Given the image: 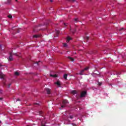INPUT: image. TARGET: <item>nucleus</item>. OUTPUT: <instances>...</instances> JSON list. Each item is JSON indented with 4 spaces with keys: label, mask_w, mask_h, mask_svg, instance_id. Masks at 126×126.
<instances>
[{
    "label": "nucleus",
    "mask_w": 126,
    "mask_h": 126,
    "mask_svg": "<svg viewBox=\"0 0 126 126\" xmlns=\"http://www.w3.org/2000/svg\"><path fill=\"white\" fill-rule=\"evenodd\" d=\"M43 114H44V112H43V111H39V115L40 116H41V117H44Z\"/></svg>",
    "instance_id": "4468645a"
},
{
    "label": "nucleus",
    "mask_w": 126,
    "mask_h": 126,
    "mask_svg": "<svg viewBox=\"0 0 126 126\" xmlns=\"http://www.w3.org/2000/svg\"><path fill=\"white\" fill-rule=\"evenodd\" d=\"M89 69V67L87 66V67H85V68H84L83 69H82V70H81L80 73H77V74H79L80 75H83V72L85 70H88Z\"/></svg>",
    "instance_id": "f03ea898"
},
{
    "label": "nucleus",
    "mask_w": 126,
    "mask_h": 126,
    "mask_svg": "<svg viewBox=\"0 0 126 126\" xmlns=\"http://www.w3.org/2000/svg\"><path fill=\"white\" fill-rule=\"evenodd\" d=\"M69 118H70L71 119H73V116H70L69 117Z\"/></svg>",
    "instance_id": "cd10ccee"
},
{
    "label": "nucleus",
    "mask_w": 126,
    "mask_h": 126,
    "mask_svg": "<svg viewBox=\"0 0 126 126\" xmlns=\"http://www.w3.org/2000/svg\"><path fill=\"white\" fill-rule=\"evenodd\" d=\"M0 67H1V65H0Z\"/></svg>",
    "instance_id": "58836bf2"
},
{
    "label": "nucleus",
    "mask_w": 126,
    "mask_h": 126,
    "mask_svg": "<svg viewBox=\"0 0 126 126\" xmlns=\"http://www.w3.org/2000/svg\"><path fill=\"white\" fill-rule=\"evenodd\" d=\"M74 21L76 23V22H78V19L77 18H75L74 19Z\"/></svg>",
    "instance_id": "6ab92c4d"
},
{
    "label": "nucleus",
    "mask_w": 126,
    "mask_h": 126,
    "mask_svg": "<svg viewBox=\"0 0 126 126\" xmlns=\"http://www.w3.org/2000/svg\"><path fill=\"white\" fill-rule=\"evenodd\" d=\"M70 40H71V38L69 36L67 37V40H66V43H68V42H69V41H70Z\"/></svg>",
    "instance_id": "f8f14e48"
},
{
    "label": "nucleus",
    "mask_w": 126,
    "mask_h": 126,
    "mask_svg": "<svg viewBox=\"0 0 126 126\" xmlns=\"http://www.w3.org/2000/svg\"><path fill=\"white\" fill-rule=\"evenodd\" d=\"M13 59H12V53H10V56L9 57V61H13Z\"/></svg>",
    "instance_id": "423d86ee"
},
{
    "label": "nucleus",
    "mask_w": 126,
    "mask_h": 126,
    "mask_svg": "<svg viewBox=\"0 0 126 126\" xmlns=\"http://www.w3.org/2000/svg\"><path fill=\"white\" fill-rule=\"evenodd\" d=\"M86 94H87V92L86 91L82 92L80 94L81 98L85 97L86 96Z\"/></svg>",
    "instance_id": "20e7f679"
},
{
    "label": "nucleus",
    "mask_w": 126,
    "mask_h": 126,
    "mask_svg": "<svg viewBox=\"0 0 126 126\" xmlns=\"http://www.w3.org/2000/svg\"><path fill=\"white\" fill-rule=\"evenodd\" d=\"M73 126H76V125H73Z\"/></svg>",
    "instance_id": "4c0bfd02"
},
{
    "label": "nucleus",
    "mask_w": 126,
    "mask_h": 126,
    "mask_svg": "<svg viewBox=\"0 0 126 126\" xmlns=\"http://www.w3.org/2000/svg\"><path fill=\"white\" fill-rule=\"evenodd\" d=\"M7 17H8V18H12V16L11 15H9L7 16Z\"/></svg>",
    "instance_id": "5701e85b"
},
{
    "label": "nucleus",
    "mask_w": 126,
    "mask_h": 126,
    "mask_svg": "<svg viewBox=\"0 0 126 126\" xmlns=\"http://www.w3.org/2000/svg\"><path fill=\"white\" fill-rule=\"evenodd\" d=\"M0 50H1V45H0Z\"/></svg>",
    "instance_id": "72a5a7b5"
},
{
    "label": "nucleus",
    "mask_w": 126,
    "mask_h": 126,
    "mask_svg": "<svg viewBox=\"0 0 126 126\" xmlns=\"http://www.w3.org/2000/svg\"><path fill=\"white\" fill-rule=\"evenodd\" d=\"M55 84H57L58 86H61L62 85V82L60 81H57V82L55 83Z\"/></svg>",
    "instance_id": "0eeeda50"
},
{
    "label": "nucleus",
    "mask_w": 126,
    "mask_h": 126,
    "mask_svg": "<svg viewBox=\"0 0 126 126\" xmlns=\"http://www.w3.org/2000/svg\"><path fill=\"white\" fill-rule=\"evenodd\" d=\"M11 85V83H9L8 86H7V88H9V87H10V86Z\"/></svg>",
    "instance_id": "393cba45"
},
{
    "label": "nucleus",
    "mask_w": 126,
    "mask_h": 126,
    "mask_svg": "<svg viewBox=\"0 0 126 126\" xmlns=\"http://www.w3.org/2000/svg\"><path fill=\"white\" fill-rule=\"evenodd\" d=\"M67 24H65V23H64V25H65V26H66L67 25Z\"/></svg>",
    "instance_id": "473e14b6"
},
{
    "label": "nucleus",
    "mask_w": 126,
    "mask_h": 126,
    "mask_svg": "<svg viewBox=\"0 0 126 126\" xmlns=\"http://www.w3.org/2000/svg\"><path fill=\"white\" fill-rule=\"evenodd\" d=\"M71 94H72L73 95H75V94H77V91L76 90H73L71 91Z\"/></svg>",
    "instance_id": "6e6552de"
},
{
    "label": "nucleus",
    "mask_w": 126,
    "mask_h": 126,
    "mask_svg": "<svg viewBox=\"0 0 126 126\" xmlns=\"http://www.w3.org/2000/svg\"><path fill=\"white\" fill-rule=\"evenodd\" d=\"M70 31L72 33V34H74V33H75V31H76V29H74L73 30H70Z\"/></svg>",
    "instance_id": "2eb2a0df"
},
{
    "label": "nucleus",
    "mask_w": 126,
    "mask_h": 126,
    "mask_svg": "<svg viewBox=\"0 0 126 126\" xmlns=\"http://www.w3.org/2000/svg\"><path fill=\"white\" fill-rule=\"evenodd\" d=\"M3 77H4V75L2 73H0V78L3 79Z\"/></svg>",
    "instance_id": "9b49d317"
},
{
    "label": "nucleus",
    "mask_w": 126,
    "mask_h": 126,
    "mask_svg": "<svg viewBox=\"0 0 126 126\" xmlns=\"http://www.w3.org/2000/svg\"><path fill=\"white\" fill-rule=\"evenodd\" d=\"M63 78L64 79H65V80H66V79H67V74H64L63 75Z\"/></svg>",
    "instance_id": "ddd939ff"
},
{
    "label": "nucleus",
    "mask_w": 126,
    "mask_h": 126,
    "mask_svg": "<svg viewBox=\"0 0 126 126\" xmlns=\"http://www.w3.org/2000/svg\"><path fill=\"white\" fill-rule=\"evenodd\" d=\"M44 25L45 26V28H44V29H42V30H46V29H47V27H48V25H49V24L44 23Z\"/></svg>",
    "instance_id": "1a4fd4ad"
},
{
    "label": "nucleus",
    "mask_w": 126,
    "mask_h": 126,
    "mask_svg": "<svg viewBox=\"0 0 126 126\" xmlns=\"http://www.w3.org/2000/svg\"><path fill=\"white\" fill-rule=\"evenodd\" d=\"M14 74H15V75L18 76V75H19V73H18V72H15Z\"/></svg>",
    "instance_id": "412c9836"
},
{
    "label": "nucleus",
    "mask_w": 126,
    "mask_h": 126,
    "mask_svg": "<svg viewBox=\"0 0 126 126\" xmlns=\"http://www.w3.org/2000/svg\"><path fill=\"white\" fill-rule=\"evenodd\" d=\"M16 1H17V0H15Z\"/></svg>",
    "instance_id": "37998d69"
},
{
    "label": "nucleus",
    "mask_w": 126,
    "mask_h": 126,
    "mask_svg": "<svg viewBox=\"0 0 126 126\" xmlns=\"http://www.w3.org/2000/svg\"><path fill=\"white\" fill-rule=\"evenodd\" d=\"M34 105H39V103H36L34 104Z\"/></svg>",
    "instance_id": "2f4dec72"
},
{
    "label": "nucleus",
    "mask_w": 126,
    "mask_h": 126,
    "mask_svg": "<svg viewBox=\"0 0 126 126\" xmlns=\"http://www.w3.org/2000/svg\"><path fill=\"white\" fill-rule=\"evenodd\" d=\"M60 34V31H55V34L54 37H58L59 36V34Z\"/></svg>",
    "instance_id": "39448f33"
},
{
    "label": "nucleus",
    "mask_w": 126,
    "mask_h": 126,
    "mask_svg": "<svg viewBox=\"0 0 126 126\" xmlns=\"http://www.w3.org/2000/svg\"><path fill=\"white\" fill-rule=\"evenodd\" d=\"M85 40H87V41H88V40H89V37H88V36H86V37H85Z\"/></svg>",
    "instance_id": "aec40b11"
},
{
    "label": "nucleus",
    "mask_w": 126,
    "mask_h": 126,
    "mask_svg": "<svg viewBox=\"0 0 126 126\" xmlns=\"http://www.w3.org/2000/svg\"><path fill=\"white\" fill-rule=\"evenodd\" d=\"M50 76H51L52 77H58V75H57V74H55V75L50 74Z\"/></svg>",
    "instance_id": "a211bd4d"
},
{
    "label": "nucleus",
    "mask_w": 126,
    "mask_h": 126,
    "mask_svg": "<svg viewBox=\"0 0 126 126\" xmlns=\"http://www.w3.org/2000/svg\"><path fill=\"white\" fill-rule=\"evenodd\" d=\"M0 123H1V121H0Z\"/></svg>",
    "instance_id": "c03bdc74"
},
{
    "label": "nucleus",
    "mask_w": 126,
    "mask_h": 126,
    "mask_svg": "<svg viewBox=\"0 0 126 126\" xmlns=\"http://www.w3.org/2000/svg\"><path fill=\"white\" fill-rule=\"evenodd\" d=\"M0 100H2V97H0Z\"/></svg>",
    "instance_id": "e433bc0d"
},
{
    "label": "nucleus",
    "mask_w": 126,
    "mask_h": 126,
    "mask_svg": "<svg viewBox=\"0 0 126 126\" xmlns=\"http://www.w3.org/2000/svg\"><path fill=\"white\" fill-rule=\"evenodd\" d=\"M15 55H16V56H17V55H16V54H15Z\"/></svg>",
    "instance_id": "a18cd8bd"
},
{
    "label": "nucleus",
    "mask_w": 126,
    "mask_h": 126,
    "mask_svg": "<svg viewBox=\"0 0 126 126\" xmlns=\"http://www.w3.org/2000/svg\"><path fill=\"white\" fill-rule=\"evenodd\" d=\"M10 0H8V2H10Z\"/></svg>",
    "instance_id": "f704fd0d"
},
{
    "label": "nucleus",
    "mask_w": 126,
    "mask_h": 126,
    "mask_svg": "<svg viewBox=\"0 0 126 126\" xmlns=\"http://www.w3.org/2000/svg\"><path fill=\"white\" fill-rule=\"evenodd\" d=\"M117 75H121V72H116Z\"/></svg>",
    "instance_id": "4be33fe9"
},
{
    "label": "nucleus",
    "mask_w": 126,
    "mask_h": 126,
    "mask_svg": "<svg viewBox=\"0 0 126 126\" xmlns=\"http://www.w3.org/2000/svg\"><path fill=\"white\" fill-rule=\"evenodd\" d=\"M13 28H15V27H13V28H12V29H13Z\"/></svg>",
    "instance_id": "a19ab883"
},
{
    "label": "nucleus",
    "mask_w": 126,
    "mask_h": 126,
    "mask_svg": "<svg viewBox=\"0 0 126 126\" xmlns=\"http://www.w3.org/2000/svg\"><path fill=\"white\" fill-rule=\"evenodd\" d=\"M42 26H43V25L42 24L35 26V28L33 29L34 32H38V31H39L38 28H39V27H42Z\"/></svg>",
    "instance_id": "7ed1b4c3"
},
{
    "label": "nucleus",
    "mask_w": 126,
    "mask_h": 126,
    "mask_svg": "<svg viewBox=\"0 0 126 126\" xmlns=\"http://www.w3.org/2000/svg\"><path fill=\"white\" fill-rule=\"evenodd\" d=\"M62 104H63L62 105L61 107L60 108V110H62V109L64 108L65 106H66V105L68 104V100L66 99L63 100L62 102Z\"/></svg>",
    "instance_id": "f257e3e1"
},
{
    "label": "nucleus",
    "mask_w": 126,
    "mask_h": 126,
    "mask_svg": "<svg viewBox=\"0 0 126 126\" xmlns=\"http://www.w3.org/2000/svg\"><path fill=\"white\" fill-rule=\"evenodd\" d=\"M51 2H53V0H50Z\"/></svg>",
    "instance_id": "c9c22d12"
},
{
    "label": "nucleus",
    "mask_w": 126,
    "mask_h": 126,
    "mask_svg": "<svg viewBox=\"0 0 126 126\" xmlns=\"http://www.w3.org/2000/svg\"><path fill=\"white\" fill-rule=\"evenodd\" d=\"M0 93L1 94V93H2V90H0Z\"/></svg>",
    "instance_id": "c756f323"
},
{
    "label": "nucleus",
    "mask_w": 126,
    "mask_h": 126,
    "mask_svg": "<svg viewBox=\"0 0 126 126\" xmlns=\"http://www.w3.org/2000/svg\"><path fill=\"white\" fill-rule=\"evenodd\" d=\"M99 85H101V84H98Z\"/></svg>",
    "instance_id": "79ce46f5"
},
{
    "label": "nucleus",
    "mask_w": 126,
    "mask_h": 126,
    "mask_svg": "<svg viewBox=\"0 0 126 126\" xmlns=\"http://www.w3.org/2000/svg\"><path fill=\"white\" fill-rule=\"evenodd\" d=\"M17 101H20V99L17 98V99H16V102H17Z\"/></svg>",
    "instance_id": "c85d7f7f"
},
{
    "label": "nucleus",
    "mask_w": 126,
    "mask_h": 126,
    "mask_svg": "<svg viewBox=\"0 0 126 126\" xmlns=\"http://www.w3.org/2000/svg\"><path fill=\"white\" fill-rule=\"evenodd\" d=\"M46 91L47 93V94H51V90H50V89H46Z\"/></svg>",
    "instance_id": "9d476101"
},
{
    "label": "nucleus",
    "mask_w": 126,
    "mask_h": 126,
    "mask_svg": "<svg viewBox=\"0 0 126 126\" xmlns=\"http://www.w3.org/2000/svg\"><path fill=\"white\" fill-rule=\"evenodd\" d=\"M68 59H69V60L71 61V62H73V61H74V59H73V58L70 57H68Z\"/></svg>",
    "instance_id": "f3484780"
},
{
    "label": "nucleus",
    "mask_w": 126,
    "mask_h": 126,
    "mask_svg": "<svg viewBox=\"0 0 126 126\" xmlns=\"http://www.w3.org/2000/svg\"><path fill=\"white\" fill-rule=\"evenodd\" d=\"M63 47H67V44L63 43Z\"/></svg>",
    "instance_id": "b1692460"
},
{
    "label": "nucleus",
    "mask_w": 126,
    "mask_h": 126,
    "mask_svg": "<svg viewBox=\"0 0 126 126\" xmlns=\"http://www.w3.org/2000/svg\"><path fill=\"white\" fill-rule=\"evenodd\" d=\"M40 35L35 34L33 35V38H40Z\"/></svg>",
    "instance_id": "dca6fc26"
},
{
    "label": "nucleus",
    "mask_w": 126,
    "mask_h": 126,
    "mask_svg": "<svg viewBox=\"0 0 126 126\" xmlns=\"http://www.w3.org/2000/svg\"><path fill=\"white\" fill-rule=\"evenodd\" d=\"M124 29H124V28H122L120 30H119V31L121 32V31H122V30H124Z\"/></svg>",
    "instance_id": "a878e982"
},
{
    "label": "nucleus",
    "mask_w": 126,
    "mask_h": 126,
    "mask_svg": "<svg viewBox=\"0 0 126 126\" xmlns=\"http://www.w3.org/2000/svg\"><path fill=\"white\" fill-rule=\"evenodd\" d=\"M3 85H4V86H6V84L4 83H3Z\"/></svg>",
    "instance_id": "7c9ffc66"
},
{
    "label": "nucleus",
    "mask_w": 126,
    "mask_h": 126,
    "mask_svg": "<svg viewBox=\"0 0 126 126\" xmlns=\"http://www.w3.org/2000/svg\"><path fill=\"white\" fill-rule=\"evenodd\" d=\"M39 63H41V62H40V61H39L38 62H36V64H37V65H39Z\"/></svg>",
    "instance_id": "bb28decb"
},
{
    "label": "nucleus",
    "mask_w": 126,
    "mask_h": 126,
    "mask_svg": "<svg viewBox=\"0 0 126 126\" xmlns=\"http://www.w3.org/2000/svg\"><path fill=\"white\" fill-rule=\"evenodd\" d=\"M17 33H19V31H18Z\"/></svg>",
    "instance_id": "ea45409f"
}]
</instances>
